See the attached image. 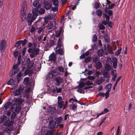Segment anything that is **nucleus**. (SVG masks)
Wrapping results in <instances>:
<instances>
[{"instance_id": "nucleus-3", "label": "nucleus", "mask_w": 135, "mask_h": 135, "mask_svg": "<svg viewBox=\"0 0 135 135\" xmlns=\"http://www.w3.org/2000/svg\"><path fill=\"white\" fill-rule=\"evenodd\" d=\"M55 50L56 54H58L60 55H63L64 54L63 47L60 38L58 39Z\"/></svg>"}, {"instance_id": "nucleus-31", "label": "nucleus", "mask_w": 135, "mask_h": 135, "mask_svg": "<svg viewBox=\"0 0 135 135\" xmlns=\"http://www.w3.org/2000/svg\"><path fill=\"white\" fill-rule=\"evenodd\" d=\"M85 85L84 83L83 82L80 83L78 86V88L79 89L81 88L84 86Z\"/></svg>"}, {"instance_id": "nucleus-2", "label": "nucleus", "mask_w": 135, "mask_h": 135, "mask_svg": "<svg viewBox=\"0 0 135 135\" xmlns=\"http://www.w3.org/2000/svg\"><path fill=\"white\" fill-rule=\"evenodd\" d=\"M28 44V47L30 48L28 49L27 51L29 53H31L30 56L32 58L39 54V49L36 48V44H33V48H32L31 47L33 46V44L30 42H29Z\"/></svg>"}, {"instance_id": "nucleus-8", "label": "nucleus", "mask_w": 135, "mask_h": 135, "mask_svg": "<svg viewBox=\"0 0 135 135\" xmlns=\"http://www.w3.org/2000/svg\"><path fill=\"white\" fill-rule=\"evenodd\" d=\"M24 86L23 85H20L19 88L16 90L15 92L14 95L15 96H17L21 94V92H23V90Z\"/></svg>"}, {"instance_id": "nucleus-18", "label": "nucleus", "mask_w": 135, "mask_h": 135, "mask_svg": "<svg viewBox=\"0 0 135 135\" xmlns=\"http://www.w3.org/2000/svg\"><path fill=\"white\" fill-rule=\"evenodd\" d=\"M104 79L102 77L99 78L96 81V83L98 85H99L101 84L104 81Z\"/></svg>"}, {"instance_id": "nucleus-63", "label": "nucleus", "mask_w": 135, "mask_h": 135, "mask_svg": "<svg viewBox=\"0 0 135 135\" xmlns=\"http://www.w3.org/2000/svg\"><path fill=\"white\" fill-rule=\"evenodd\" d=\"M68 103V101L67 100H66L65 101V104H64V106H63V109H65L67 107V104Z\"/></svg>"}, {"instance_id": "nucleus-21", "label": "nucleus", "mask_w": 135, "mask_h": 135, "mask_svg": "<svg viewBox=\"0 0 135 135\" xmlns=\"http://www.w3.org/2000/svg\"><path fill=\"white\" fill-rule=\"evenodd\" d=\"M112 85V84H108L105 87V89L107 90V91H108V92H110Z\"/></svg>"}, {"instance_id": "nucleus-58", "label": "nucleus", "mask_w": 135, "mask_h": 135, "mask_svg": "<svg viewBox=\"0 0 135 135\" xmlns=\"http://www.w3.org/2000/svg\"><path fill=\"white\" fill-rule=\"evenodd\" d=\"M61 31H60L56 32L55 34L56 36L57 37L60 36L61 35Z\"/></svg>"}, {"instance_id": "nucleus-38", "label": "nucleus", "mask_w": 135, "mask_h": 135, "mask_svg": "<svg viewBox=\"0 0 135 135\" xmlns=\"http://www.w3.org/2000/svg\"><path fill=\"white\" fill-rule=\"evenodd\" d=\"M105 11L106 13L110 16L111 15L113 14V12L112 10H108L107 9H106Z\"/></svg>"}, {"instance_id": "nucleus-26", "label": "nucleus", "mask_w": 135, "mask_h": 135, "mask_svg": "<svg viewBox=\"0 0 135 135\" xmlns=\"http://www.w3.org/2000/svg\"><path fill=\"white\" fill-rule=\"evenodd\" d=\"M97 54L98 55L99 57L103 56L104 54L103 50L101 49L98 50L97 52Z\"/></svg>"}, {"instance_id": "nucleus-52", "label": "nucleus", "mask_w": 135, "mask_h": 135, "mask_svg": "<svg viewBox=\"0 0 135 135\" xmlns=\"http://www.w3.org/2000/svg\"><path fill=\"white\" fill-rule=\"evenodd\" d=\"M57 7H58L55 6L54 7H52L51 8V10L54 12L57 11L58 10Z\"/></svg>"}, {"instance_id": "nucleus-46", "label": "nucleus", "mask_w": 135, "mask_h": 135, "mask_svg": "<svg viewBox=\"0 0 135 135\" xmlns=\"http://www.w3.org/2000/svg\"><path fill=\"white\" fill-rule=\"evenodd\" d=\"M99 59L98 57H95L93 58V61L95 63L97 62L98 61Z\"/></svg>"}, {"instance_id": "nucleus-11", "label": "nucleus", "mask_w": 135, "mask_h": 135, "mask_svg": "<svg viewBox=\"0 0 135 135\" xmlns=\"http://www.w3.org/2000/svg\"><path fill=\"white\" fill-rule=\"evenodd\" d=\"M56 81V86H58L60 85V84L63 82V79L60 77L56 78L55 79Z\"/></svg>"}, {"instance_id": "nucleus-4", "label": "nucleus", "mask_w": 135, "mask_h": 135, "mask_svg": "<svg viewBox=\"0 0 135 135\" xmlns=\"http://www.w3.org/2000/svg\"><path fill=\"white\" fill-rule=\"evenodd\" d=\"M11 122L12 123L14 122L13 121L7 120V117L6 116L4 115L3 116H1L0 117V123H2V124L5 126H7L9 122Z\"/></svg>"}, {"instance_id": "nucleus-27", "label": "nucleus", "mask_w": 135, "mask_h": 135, "mask_svg": "<svg viewBox=\"0 0 135 135\" xmlns=\"http://www.w3.org/2000/svg\"><path fill=\"white\" fill-rule=\"evenodd\" d=\"M53 26V23L52 22H50L49 23L48 25L46 26L47 29L48 30L51 29Z\"/></svg>"}, {"instance_id": "nucleus-15", "label": "nucleus", "mask_w": 135, "mask_h": 135, "mask_svg": "<svg viewBox=\"0 0 135 135\" xmlns=\"http://www.w3.org/2000/svg\"><path fill=\"white\" fill-rule=\"evenodd\" d=\"M26 17V11H21V17L22 21L24 20Z\"/></svg>"}, {"instance_id": "nucleus-45", "label": "nucleus", "mask_w": 135, "mask_h": 135, "mask_svg": "<svg viewBox=\"0 0 135 135\" xmlns=\"http://www.w3.org/2000/svg\"><path fill=\"white\" fill-rule=\"evenodd\" d=\"M94 6L95 8L96 9H97L100 7V4L97 2H95L94 4Z\"/></svg>"}, {"instance_id": "nucleus-9", "label": "nucleus", "mask_w": 135, "mask_h": 135, "mask_svg": "<svg viewBox=\"0 0 135 135\" xmlns=\"http://www.w3.org/2000/svg\"><path fill=\"white\" fill-rule=\"evenodd\" d=\"M57 98V103L59 107L60 108H63L64 105V102L62 101V97L60 96H58Z\"/></svg>"}, {"instance_id": "nucleus-40", "label": "nucleus", "mask_w": 135, "mask_h": 135, "mask_svg": "<svg viewBox=\"0 0 135 135\" xmlns=\"http://www.w3.org/2000/svg\"><path fill=\"white\" fill-rule=\"evenodd\" d=\"M21 44H22V46H24L27 43V40L26 39H25L23 40H20Z\"/></svg>"}, {"instance_id": "nucleus-16", "label": "nucleus", "mask_w": 135, "mask_h": 135, "mask_svg": "<svg viewBox=\"0 0 135 135\" xmlns=\"http://www.w3.org/2000/svg\"><path fill=\"white\" fill-rule=\"evenodd\" d=\"M49 57V60L50 61H55L56 60V56L54 53L51 54L50 55Z\"/></svg>"}, {"instance_id": "nucleus-35", "label": "nucleus", "mask_w": 135, "mask_h": 135, "mask_svg": "<svg viewBox=\"0 0 135 135\" xmlns=\"http://www.w3.org/2000/svg\"><path fill=\"white\" fill-rule=\"evenodd\" d=\"M52 2L53 5L55 6L58 7V1L57 0H53Z\"/></svg>"}, {"instance_id": "nucleus-42", "label": "nucleus", "mask_w": 135, "mask_h": 135, "mask_svg": "<svg viewBox=\"0 0 135 135\" xmlns=\"http://www.w3.org/2000/svg\"><path fill=\"white\" fill-rule=\"evenodd\" d=\"M44 20V21L46 23H47L50 20V18L49 17H45Z\"/></svg>"}, {"instance_id": "nucleus-48", "label": "nucleus", "mask_w": 135, "mask_h": 135, "mask_svg": "<svg viewBox=\"0 0 135 135\" xmlns=\"http://www.w3.org/2000/svg\"><path fill=\"white\" fill-rule=\"evenodd\" d=\"M17 115V114H16V113L15 112H13L12 113V114L11 115V117L10 119H12L15 117Z\"/></svg>"}, {"instance_id": "nucleus-30", "label": "nucleus", "mask_w": 135, "mask_h": 135, "mask_svg": "<svg viewBox=\"0 0 135 135\" xmlns=\"http://www.w3.org/2000/svg\"><path fill=\"white\" fill-rule=\"evenodd\" d=\"M71 107V109L72 110H76L77 107V105L76 104L72 103L70 105Z\"/></svg>"}, {"instance_id": "nucleus-49", "label": "nucleus", "mask_w": 135, "mask_h": 135, "mask_svg": "<svg viewBox=\"0 0 135 135\" xmlns=\"http://www.w3.org/2000/svg\"><path fill=\"white\" fill-rule=\"evenodd\" d=\"M87 79L91 80H94L95 79V77L93 76H90L87 77Z\"/></svg>"}, {"instance_id": "nucleus-53", "label": "nucleus", "mask_w": 135, "mask_h": 135, "mask_svg": "<svg viewBox=\"0 0 135 135\" xmlns=\"http://www.w3.org/2000/svg\"><path fill=\"white\" fill-rule=\"evenodd\" d=\"M46 135H54V134L51 131H49L46 133Z\"/></svg>"}, {"instance_id": "nucleus-34", "label": "nucleus", "mask_w": 135, "mask_h": 135, "mask_svg": "<svg viewBox=\"0 0 135 135\" xmlns=\"http://www.w3.org/2000/svg\"><path fill=\"white\" fill-rule=\"evenodd\" d=\"M22 74L21 72H19L17 76V78L18 81H19L20 79L22 77Z\"/></svg>"}, {"instance_id": "nucleus-62", "label": "nucleus", "mask_w": 135, "mask_h": 135, "mask_svg": "<svg viewBox=\"0 0 135 135\" xmlns=\"http://www.w3.org/2000/svg\"><path fill=\"white\" fill-rule=\"evenodd\" d=\"M107 24H108V26L111 27H112V25H113V23L111 22H110L109 23V22L108 23H107Z\"/></svg>"}, {"instance_id": "nucleus-20", "label": "nucleus", "mask_w": 135, "mask_h": 135, "mask_svg": "<svg viewBox=\"0 0 135 135\" xmlns=\"http://www.w3.org/2000/svg\"><path fill=\"white\" fill-rule=\"evenodd\" d=\"M62 90V89L61 88H59L58 89L57 87H56L51 92V93H54L55 92H57V93H60L61 91Z\"/></svg>"}, {"instance_id": "nucleus-36", "label": "nucleus", "mask_w": 135, "mask_h": 135, "mask_svg": "<svg viewBox=\"0 0 135 135\" xmlns=\"http://www.w3.org/2000/svg\"><path fill=\"white\" fill-rule=\"evenodd\" d=\"M36 8L38 10V13H39L40 14H42L45 13V10L44 9L42 8L40 10H39L38 8Z\"/></svg>"}, {"instance_id": "nucleus-41", "label": "nucleus", "mask_w": 135, "mask_h": 135, "mask_svg": "<svg viewBox=\"0 0 135 135\" xmlns=\"http://www.w3.org/2000/svg\"><path fill=\"white\" fill-rule=\"evenodd\" d=\"M59 71L61 72H64V68L62 66H60L58 67Z\"/></svg>"}, {"instance_id": "nucleus-1", "label": "nucleus", "mask_w": 135, "mask_h": 135, "mask_svg": "<svg viewBox=\"0 0 135 135\" xmlns=\"http://www.w3.org/2000/svg\"><path fill=\"white\" fill-rule=\"evenodd\" d=\"M38 10L36 8L33 9L32 11V14H28L26 18L27 21L28 26H30L32 22L36 18L38 15Z\"/></svg>"}, {"instance_id": "nucleus-57", "label": "nucleus", "mask_w": 135, "mask_h": 135, "mask_svg": "<svg viewBox=\"0 0 135 135\" xmlns=\"http://www.w3.org/2000/svg\"><path fill=\"white\" fill-rule=\"evenodd\" d=\"M33 65V62H30L28 64V67L30 68H32Z\"/></svg>"}, {"instance_id": "nucleus-22", "label": "nucleus", "mask_w": 135, "mask_h": 135, "mask_svg": "<svg viewBox=\"0 0 135 135\" xmlns=\"http://www.w3.org/2000/svg\"><path fill=\"white\" fill-rule=\"evenodd\" d=\"M95 66L96 68L97 69H99L102 68V63L99 61L95 63Z\"/></svg>"}, {"instance_id": "nucleus-25", "label": "nucleus", "mask_w": 135, "mask_h": 135, "mask_svg": "<svg viewBox=\"0 0 135 135\" xmlns=\"http://www.w3.org/2000/svg\"><path fill=\"white\" fill-rule=\"evenodd\" d=\"M105 69L107 71H110L112 68V66L110 65L109 64H107L105 65Z\"/></svg>"}, {"instance_id": "nucleus-54", "label": "nucleus", "mask_w": 135, "mask_h": 135, "mask_svg": "<svg viewBox=\"0 0 135 135\" xmlns=\"http://www.w3.org/2000/svg\"><path fill=\"white\" fill-rule=\"evenodd\" d=\"M20 41H18L16 43L15 45V47H18L21 44Z\"/></svg>"}, {"instance_id": "nucleus-44", "label": "nucleus", "mask_w": 135, "mask_h": 135, "mask_svg": "<svg viewBox=\"0 0 135 135\" xmlns=\"http://www.w3.org/2000/svg\"><path fill=\"white\" fill-rule=\"evenodd\" d=\"M29 78L28 77H26L25 78L24 80V83L25 84H27L29 81Z\"/></svg>"}, {"instance_id": "nucleus-24", "label": "nucleus", "mask_w": 135, "mask_h": 135, "mask_svg": "<svg viewBox=\"0 0 135 135\" xmlns=\"http://www.w3.org/2000/svg\"><path fill=\"white\" fill-rule=\"evenodd\" d=\"M74 98H71L69 100V101L70 103H73L74 102H77L78 100L75 97Z\"/></svg>"}, {"instance_id": "nucleus-28", "label": "nucleus", "mask_w": 135, "mask_h": 135, "mask_svg": "<svg viewBox=\"0 0 135 135\" xmlns=\"http://www.w3.org/2000/svg\"><path fill=\"white\" fill-rule=\"evenodd\" d=\"M15 81L12 79H10L9 81L8 82L7 84L8 85H13L15 84Z\"/></svg>"}, {"instance_id": "nucleus-50", "label": "nucleus", "mask_w": 135, "mask_h": 135, "mask_svg": "<svg viewBox=\"0 0 135 135\" xmlns=\"http://www.w3.org/2000/svg\"><path fill=\"white\" fill-rule=\"evenodd\" d=\"M109 111V110L106 108H105L103 111H102L101 113L102 114H104L108 112Z\"/></svg>"}, {"instance_id": "nucleus-10", "label": "nucleus", "mask_w": 135, "mask_h": 135, "mask_svg": "<svg viewBox=\"0 0 135 135\" xmlns=\"http://www.w3.org/2000/svg\"><path fill=\"white\" fill-rule=\"evenodd\" d=\"M47 111L51 114H54L56 111V108L52 106H49L47 109Z\"/></svg>"}, {"instance_id": "nucleus-7", "label": "nucleus", "mask_w": 135, "mask_h": 135, "mask_svg": "<svg viewBox=\"0 0 135 135\" xmlns=\"http://www.w3.org/2000/svg\"><path fill=\"white\" fill-rule=\"evenodd\" d=\"M49 126L50 129L52 130H54L57 128L58 125L56 124V122L55 121L52 120L50 122Z\"/></svg>"}, {"instance_id": "nucleus-47", "label": "nucleus", "mask_w": 135, "mask_h": 135, "mask_svg": "<svg viewBox=\"0 0 135 135\" xmlns=\"http://www.w3.org/2000/svg\"><path fill=\"white\" fill-rule=\"evenodd\" d=\"M77 91L79 92L80 93L84 94L85 93V91L84 90L81 88L78 89L77 90Z\"/></svg>"}, {"instance_id": "nucleus-5", "label": "nucleus", "mask_w": 135, "mask_h": 135, "mask_svg": "<svg viewBox=\"0 0 135 135\" xmlns=\"http://www.w3.org/2000/svg\"><path fill=\"white\" fill-rule=\"evenodd\" d=\"M11 106V110L13 111L14 110L17 113H18L21 109L20 106L18 105L17 106L16 104H14L13 105H12Z\"/></svg>"}, {"instance_id": "nucleus-39", "label": "nucleus", "mask_w": 135, "mask_h": 135, "mask_svg": "<svg viewBox=\"0 0 135 135\" xmlns=\"http://www.w3.org/2000/svg\"><path fill=\"white\" fill-rule=\"evenodd\" d=\"M96 13L97 15L98 16L100 17L101 16L102 12L100 10H98L97 11Z\"/></svg>"}, {"instance_id": "nucleus-13", "label": "nucleus", "mask_w": 135, "mask_h": 135, "mask_svg": "<svg viewBox=\"0 0 135 135\" xmlns=\"http://www.w3.org/2000/svg\"><path fill=\"white\" fill-rule=\"evenodd\" d=\"M44 3L45 5V8L46 9L49 10L51 8V5L50 3L44 2Z\"/></svg>"}, {"instance_id": "nucleus-56", "label": "nucleus", "mask_w": 135, "mask_h": 135, "mask_svg": "<svg viewBox=\"0 0 135 135\" xmlns=\"http://www.w3.org/2000/svg\"><path fill=\"white\" fill-rule=\"evenodd\" d=\"M90 59L91 57H88L84 60V62L86 63H88L90 61Z\"/></svg>"}, {"instance_id": "nucleus-17", "label": "nucleus", "mask_w": 135, "mask_h": 135, "mask_svg": "<svg viewBox=\"0 0 135 135\" xmlns=\"http://www.w3.org/2000/svg\"><path fill=\"white\" fill-rule=\"evenodd\" d=\"M12 103L10 102H8L4 105V108L6 111L12 105Z\"/></svg>"}, {"instance_id": "nucleus-55", "label": "nucleus", "mask_w": 135, "mask_h": 135, "mask_svg": "<svg viewBox=\"0 0 135 135\" xmlns=\"http://www.w3.org/2000/svg\"><path fill=\"white\" fill-rule=\"evenodd\" d=\"M51 74L53 76H55L57 74L56 72V71L55 70H52L51 72Z\"/></svg>"}, {"instance_id": "nucleus-6", "label": "nucleus", "mask_w": 135, "mask_h": 135, "mask_svg": "<svg viewBox=\"0 0 135 135\" xmlns=\"http://www.w3.org/2000/svg\"><path fill=\"white\" fill-rule=\"evenodd\" d=\"M6 44V42L4 40H2L1 41L0 45V49L1 52L2 53L4 51Z\"/></svg>"}, {"instance_id": "nucleus-64", "label": "nucleus", "mask_w": 135, "mask_h": 135, "mask_svg": "<svg viewBox=\"0 0 135 135\" xmlns=\"http://www.w3.org/2000/svg\"><path fill=\"white\" fill-rule=\"evenodd\" d=\"M100 74V72L97 71L95 72L94 75L96 77H97Z\"/></svg>"}, {"instance_id": "nucleus-37", "label": "nucleus", "mask_w": 135, "mask_h": 135, "mask_svg": "<svg viewBox=\"0 0 135 135\" xmlns=\"http://www.w3.org/2000/svg\"><path fill=\"white\" fill-rule=\"evenodd\" d=\"M104 40L105 41L107 42H108L109 41V36L108 35H106L104 37Z\"/></svg>"}, {"instance_id": "nucleus-32", "label": "nucleus", "mask_w": 135, "mask_h": 135, "mask_svg": "<svg viewBox=\"0 0 135 135\" xmlns=\"http://www.w3.org/2000/svg\"><path fill=\"white\" fill-rule=\"evenodd\" d=\"M56 120L57 122V123H61L62 121V117H59L58 118H57Z\"/></svg>"}, {"instance_id": "nucleus-60", "label": "nucleus", "mask_w": 135, "mask_h": 135, "mask_svg": "<svg viewBox=\"0 0 135 135\" xmlns=\"http://www.w3.org/2000/svg\"><path fill=\"white\" fill-rule=\"evenodd\" d=\"M112 61L113 63L117 62V59L115 57H113L112 59Z\"/></svg>"}, {"instance_id": "nucleus-33", "label": "nucleus", "mask_w": 135, "mask_h": 135, "mask_svg": "<svg viewBox=\"0 0 135 135\" xmlns=\"http://www.w3.org/2000/svg\"><path fill=\"white\" fill-rule=\"evenodd\" d=\"M85 85L87 86H90L93 85V83L90 81H88L85 83Z\"/></svg>"}, {"instance_id": "nucleus-19", "label": "nucleus", "mask_w": 135, "mask_h": 135, "mask_svg": "<svg viewBox=\"0 0 135 135\" xmlns=\"http://www.w3.org/2000/svg\"><path fill=\"white\" fill-rule=\"evenodd\" d=\"M105 17L106 18V22L105 21H103L102 22L105 25H106L107 23H108L109 20V17L106 14L105 15Z\"/></svg>"}, {"instance_id": "nucleus-23", "label": "nucleus", "mask_w": 135, "mask_h": 135, "mask_svg": "<svg viewBox=\"0 0 135 135\" xmlns=\"http://www.w3.org/2000/svg\"><path fill=\"white\" fill-rule=\"evenodd\" d=\"M33 5L36 7V8H37L40 7V4L38 1H35L33 3Z\"/></svg>"}, {"instance_id": "nucleus-12", "label": "nucleus", "mask_w": 135, "mask_h": 135, "mask_svg": "<svg viewBox=\"0 0 135 135\" xmlns=\"http://www.w3.org/2000/svg\"><path fill=\"white\" fill-rule=\"evenodd\" d=\"M11 122H9L8 124L7 127L6 129V131L7 133L11 131L12 130V124L14 122L12 123H10Z\"/></svg>"}, {"instance_id": "nucleus-51", "label": "nucleus", "mask_w": 135, "mask_h": 135, "mask_svg": "<svg viewBox=\"0 0 135 135\" xmlns=\"http://www.w3.org/2000/svg\"><path fill=\"white\" fill-rule=\"evenodd\" d=\"M122 49L121 47L119 49H118L116 52V55H118L119 54L121 53Z\"/></svg>"}, {"instance_id": "nucleus-29", "label": "nucleus", "mask_w": 135, "mask_h": 135, "mask_svg": "<svg viewBox=\"0 0 135 135\" xmlns=\"http://www.w3.org/2000/svg\"><path fill=\"white\" fill-rule=\"evenodd\" d=\"M104 77L108 79L110 77V74L108 71L105 72L103 74Z\"/></svg>"}, {"instance_id": "nucleus-61", "label": "nucleus", "mask_w": 135, "mask_h": 135, "mask_svg": "<svg viewBox=\"0 0 135 135\" xmlns=\"http://www.w3.org/2000/svg\"><path fill=\"white\" fill-rule=\"evenodd\" d=\"M46 77L47 78L49 79L52 78H53V76H52V75L51 73L47 75Z\"/></svg>"}, {"instance_id": "nucleus-43", "label": "nucleus", "mask_w": 135, "mask_h": 135, "mask_svg": "<svg viewBox=\"0 0 135 135\" xmlns=\"http://www.w3.org/2000/svg\"><path fill=\"white\" fill-rule=\"evenodd\" d=\"M17 72L18 71L17 70H14L13 72L12 70V71H11L9 74V75L11 76H12L14 75L15 73H17Z\"/></svg>"}, {"instance_id": "nucleus-59", "label": "nucleus", "mask_w": 135, "mask_h": 135, "mask_svg": "<svg viewBox=\"0 0 135 135\" xmlns=\"http://www.w3.org/2000/svg\"><path fill=\"white\" fill-rule=\"evenodd\" d=\"M97 39V37L95 34L93 37V42H95Z\"/></svg>"}, {"instance_id": "nucleus-14", "label": "nucleus", "mask_w": 135, "mask_h": 135, "mask_svg": "<svg viewBox=\"0 0 135 135\" xmlns=\"http://www.w3.org/2000/svg\"><path fill=\"white\" fill-rule=\"evenodd\" d=\"M27 2L25 1H24L23 2L22 6V8L21 11H26L27 8Z\"/></svg>"}]
</instances>
